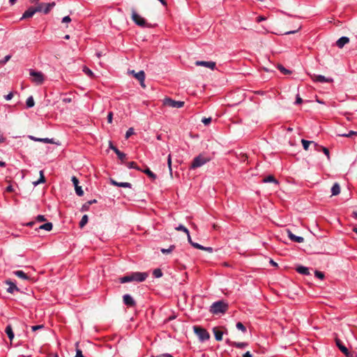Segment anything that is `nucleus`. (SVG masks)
Instances as JSON below:
<instances>
[{"mask_svg":"<svg viewBox=\"0 0 357 357\" xmlns=\"http://www.w3.org/2000/svg\"><path fill=\"white\" fill-rule=\"evenodd\" d=\"M211 160V158L209 156H207L204 153H200L193 159L190 165V169H195L200 167L208 162Z\"/></svg>","mask_w":357,"mask_h":357,"instance_id":"nucleus-1","label":"nucleus"},{"mask_svg":"<svg viewBox=\"0 0 357 357\" xmlns=\"http://www.w3.org/2000/svg\"><path fill=\"white\" fill-rule=\"evenodd\" d=\"M228 304L225 303L222 301H219L213 303L210 308V312L214 314H218L220 313H225L228 310Z\"/></svg>","mask_w":357,"mask_h":357,"instance_id":"nucleus-2","label":"nucleus"},{"mask_svg":"<svg viewBox=\"0 0 357 357\" xmlns=\"http://www.w3.org/2000/svg\"><path fill=\"white\" fill-rule=\"evenodd\" d=\"M193 330H194L195 333L198 336L199 339L201 341H205L210 338L209 333L204 328H202L198 326H195L193 327Z\"/></svg>","mask_w":357,"mask_h":357,"instance_id":"nucleus-3","label":"nucleus"},{"mask_svg":"<svg viewBox=\"0 0 357 357\" xmlns=\"http://www.w3.org/2000/svg\"><path fill=\"white\" fill-rule=\"evenodd\" d=\"M163 105L172 108H181L183 107L184 102L180 100H174L170 98H165L163 100Z\"/></svg>","mask_w":357,"mask_h":357,"instance_id":"nucleus-4","label":"nucleus"},{"mask_svg":"<svg viewBox=\"0 0 357 357\" xmlns=\"http://www.w3.org/2000/svg\"><path fill=\"white\" fill-rule=\"evenodd\" d=\"M132 20L138 26L144 27L146 26V20L140 16L134 9L132 10Z\"/></svg>","mask_w":357,"mask_h":357,"instance_id":"nucleus-5","label":"nucleus"},{"mask_svg":"<svg viewBox=\"0 0 357 357\" xmlns=\"http://www.w3.org/2000/svg\"><path fill=\"white\" fill-rule=\"evenodd\" d=\"M30 75L32 77V81L38 85L42 84L44 82V75L41 72L31 70Z\"/></svg>","mask_w":357,"mask_h":357,"instance_id":"nucleus-6","label":"nucleus"},{"mask_svg":"<svg viewBox=\"0 0 357 357\" xmlns=\"http://www.w3.org/2000/svg\"><path fill=\"white\" fill-rule=\"evenodd\" d=\"M335 344L337 347L339 348V349L347 356V357H353V354L349 352L348 349L343 344L342 342L338 339L337 337H335Z\"/></svg>","mask_w":357,"mask_h":357,"instance_id":"nucleus-7","label":"nucleus"},{"mask_svg":"<svg viewBox=\"0 0 357 357\" xmlns=\"http://www.w3.org/2000/svg\"><path fill=\"white\" fill-rule=\"evenodd\" d=\"M132 280L136 282H143L149 276L148 273L135 272L131 273Z\"/></svg>","mask_w":357,"mask_h":357,"instance_id":"nucleus-8","label":"nucleus"},{"mask_svg":"<svg viewBox=\"0 0 357 357\" xmlns=\"http://www.w3.org/2000/svg\"><path fill=\"white\" fill-rule=\"evenodd\" d=\"M287 234L292 243H301L304 241V238L302 236L294 234L289 229H287Z\"/></svg>","mask_w":357,"mask_h":357,"instance_id":"nucleus-9","label":"nucleus"},{"mask_svg":"<svg viewBox=\"0 0 357 357\" xmlns=\"http://www.w3.org/2000/svg\"><path fill=\"white\" fill-rule=\"evenodd\" d=\"M71 181L75 186L76 194L79 197L82 196L84 195V191L82 190V187L79 185V180L77 178L73 176L71 178Z\"/></svg>","mask_w":357,"mask_h":357,"instance_id":"nucleus-10","label":"nucleus"},{"mask_svg":"<svg viewBox=\"0 0 357 357\" xmlns=\"http://www.w3.org/2000/svg\"><path fill=\"white\" fill-rule=\"evenodd\" d=\"M195 65L198 66H204L211 70H214L215 68V62L214 61H197Z\"/></svg>","mask_w":357,"mask_h":357,"instance_id":"nucleus-11","label":"nucleus"},{"mask_svg":"<svg viewBox=\"0 0 357 357\" xmlns=\"http://www.w3.org/2000/svg\"><path fill=\"white\" fill-rule=\"evenodd\" d=\"M176 229L178 230V231H182L183 232L185 233L187 237H188V242L190 243L191 245H200L199 243H193L192 241H191V238H190V233H189V231L188 229L184 227L183 225H180L178 227H176Z\"/></svg>","mask_w":357,"mask_h":357,"instance_id":"nucleus-12","label":"nucleus"},{"mask_svg":"<svg viewBox=\"0 0 357 357\" xmlns=\"http://www.w3.org/2000/svg\"><path fill=\"white\" fill-rule=\"evenodd\" d=\"M123 300L124 304L126 305L127 306L134 307L136 305V302L135 301L133 298L129 294H125L123 296Z\"/></svg>","mask_w":357,"mask_h":357,"instance_id":"nucleus-13","label":"nucleus"},{"mask_svg":"<svg viewBox=\"0 0 357 357\" xmlns=\"http://www.w3.org/2000/svg\"><path fill=\"white\" fill-rule=\"evenodd\" d=\"M110 183L112 185L114 186L121 187V188H131L132 184L128 182H117L113 179H110Z\"/></svg>","mask_w":357,"mask_h":357,"instance_id":"nucleus-14","label":"nucleus"},{"mask_svg":"<svg viewBox=\"0 0 357 357\" xmlns=\"http://www.w3.org/2000/svg\"><path fill=\"white\" fill-rule=\"evenodd\" d=\"M36 13V10H34V7H29L22 15L21 20L27 19L32 17L33 15Z\"/></svg>","mask_w":357,"mask_h":357,"instance_id":"nucleus-15","label":"nucleus"},{"mask_svg":"<svg viewBox=\"0 0 357 357\" xmlns=\"http://www.w3.org/2000/svg\"><path fill=\"white\" fill-rule=\"evenodd\" d=\"M349 38L347 36H342L336 41V45L339 48H342L346 44L349 43Z\"/></svg>","mask_w":357,"mask_h":357,"instance_id":"nucleus-16","label":"nucleus"},{"mask_svg":"<svg viewBox=\"0 0 357 357\" xmlns=\"http://www.w3.org/2000/svg\"><path fill=\"white\" fill-rule=\"evenodd\" d=\"M312 79L314 81L317 82H321V83L330 82L332 81L331 79L326 78L324 75H314Z\"/></svg>","mask_w":357,"mask_h":357,"instance_id":"nucleus-17","label":"nucleus"},{"mask_svg":"<svg viewBox=\"0 0 357 357\" xmlns=\"http://www.w3.org/2000/svg\"><path fill=\"white\" fill-rule=\"evenodd\" d=\"M314 149L316 151H322L324 152V153L327 156L328 159H330V153H329V150L327 148L320 146L317 143H314Z\"/></svg>","mask_w":357,"mask_h":357,"instance_id":"nucleus-18","label":"nucleus"},{"mask_svg":"<svg viewBox=\"0 0 357 357\" xmlns=\"http://www.w3.org/2000/svg\"><path fill=\"white\" fill-rule=\"evenodd\" d=\"M6 284L9 285V287L7 289V291L8 293H13V291L15 290L16 291H19V289L17 288V287L10 280H6Z\"/></svg>","mask_w":357,"mask_h":357,"instance_id":"nucleus-19","label":"nucleus"},{"mask_svg":"<svg viewBox=\"0 0 357 357\" xmlns=\"http://www.w3.org/2000/svg\"><path fill=\"white\" fill-rule=\"evenodd\" d=\"M213 332L215 335V338L217 341H221L222 340V332L219 330L218 328L214 327L213 328Z\"/></svg>","mask_w":357,"mask_h":357,"instance_id":"nucleus-20","label":"nucleus"},{"mask_svg":"<svg viewBox=\"0 0 357 357\" xmlns=\"http://www.w3.org/2000/svg\"><path fill=\"white\" fill-rule=\"evenodd\" d=\"M134 74L135 77L138 79L140 82H144L145 79V73L143 70H140L138 73H135L133 70L132 72Z\"/></svg>","mask_w":357,"mask_h":357,"instance_id":"nucleus-21","label":"nucleus"},{"mask_svg":"<svg viewBox=\"0 0 357 357\" xmlns=\"http://www.w3.org/2000/svg\"><path fill=\"white\" fill-rule=\"evenodd\" d=\"M296 270L298 273L302 275H308L310 274L308 268L303 266H298L296 267Z\"/></svg>","mask_w":357,"mask_h":357,"instance_id":"nucleus-22","label":"nucleus"},{"mask_svg":"<svg viewBox=\"0 0 357 357\" xmlns=\"http://www.w3.org/2000/svg\"><path fill=\"white\" fill-rule=\"evenodd\" d=\"M340 193V186L337 183H335L331 188V195L336 196Z\"/></svg>","mask_w":357,"mask_h":357,"instance_id":"nucleus-23","label":"nucleus"},{"mask_svg":"<svg viewBox=\"0 0 357 357\" xmlns=\"http://www.w3.org/2000/svg\"><path fill=\"white\" fill-rule=\"evenodd\" d=\"M52 222H46L43 225L38 226L36 229H44L45 231H50L52 229Z\"/></svg>","mask_w":357,"mask_h":357,"instance_id":"nucleus-24","label":"nucleus"},{"mask_svg":"<svg viewBox=\"0 0 357 357\" xmlns=\"http://www.w3.org/2000/svg\"><path fill=\"white\" fill-rule=\"evenodd\" d=\"M227 343H229L231 346L237 347V348H243L248 346V343L246 342H231L230 340L227 341Z\"/></svg>","mask_w":357,"mask_h":357,"instance_id":"nucleus-25","label":"nucleus"},{"mask_svg":"<svg viewBox=\"0 0 357 357\" xmlns=\"http://www.w3.org/2000/svg\"><path fill=\"white\" fill-rule=\"evenodd\" d=\"M55 6V3H45V6L43 7V13L47 14Z\"/></svg>","mask_w":357,"mask_h":357,"instance_id":"nucleus-26","label":"nucleus"},{"mask_svg":"<svg viewBox=\"0 0 357 357\" xmlns=\"http://www.w3.org/2000/svg\"><path fill=\"white\" fill-rule=\"evenodd\" d=\"M14 274L17 277H18L22 280H28L30 279L29 277L22 271H16L14 272Z\"/></svg>","mask_w":357,"mask_h":357,"instance_id":"nucleus-27","label":"nucleus"},{"mask_svg":"<svg viewBox=\"0 0 357 357\" xmlns=\"http://www.w3.org/2000/svg\"><path fill=\"white\" fill-rule=\"evenodd\" d=\"M5 332L7 334L8 338L10 340H13L14 338V333L13 331V328L10 325H8L5 329Z\"/></svg>","mask_w":357,"mask_h":357,"instance_id":"nucleus-28","label":"nucleus"},{"mask_svg":"<svg viewBox=\"0 0 357 357\" xmlns=\"http://www.w3.org/2000/svg\"><path fill=\"white\" fill-rule=\"evenodd\" d=\"M142 172H144V174H146L150 178H151L152 180H155L156 178V175L150 170L149 168L146 167L145 169H142Z\"/></svg>","mask_w":357,"mask_h":357,"instance_id":"nucleus-29","label":"nucleus"},{"mask_svg":"<svg viewBox=\"0 0 357 357\" xmlns=\"http://www.w3.org/2000/svg\"><path fill=\"white\" fill-rule=\"evenodd\" d=\"M263 182L264 183H270V182H273V183H275V184H278V181L274 178L273 176L272 175H269L266 177H265L264 179H263Z\"/></svg>","mask_w":357,"mask_h":357,"instance_id":"nucleus-30","label":"nucleus"},{"mask_svg":"<svg viewBox=\"0 0 357 357\" xmlns=\"http://www.w3.org/2000/svg\"><path fill=\"white\" fill-rule=\"evenodd\" d=\"M126 166L128 167V168L129 169H137L138 171H142V169H140L137 163L135 162H128L126 163Z\"/></svg>","mask_w":357,"mask_h":357,"instance_id":"nucleus-31","label":"nucleus"},{"mask_svg":"<svg viewBox=\"0 0 357 357\" xmlns=\"http://www.w3.org/2000/svg\"><path fill=\"white\" fill-rule=\"evenodd\" d=\"M301 143L303 144V149L305 150V151H307L308 149H309V146L312 144L314 145V142L312 141H308V140H306V139H301Z\"/></svg>","mask_w":357,"mask_h":357,"instance_id":"nucleus-32","label":"nucleus"},{"mask_svg":"<svg viewBox=\"0 0 357 357\" xmlns=\"http://www.w3.org/2000/svg\"><path fill=\"white\" fill-rule=\"evenodd\" d=\"M34 100L32 96H29L26 101V105L28 108H31L34 106Z\"/></svg>","mask_w":357,"mask_h":357,"instance_id":"nucleus-33","label":"nucleus"},{"mask_svg":"<svg viewBox=\"0 0 357 357\" xmlns=\"http://www.w3.org/2000/svg\"><path fill=\"white\" fill-rule=\"evenodd\" d=\"M82 70L89 77H90L91 78L94 77L93 73L86 66H84Z\"/></svg>","mask_w":357,"mask_h":357,"instance_id":"nucleus-34","label":"nucleus"},{"mask_svg":"<svg viewBox=\"0 0 357 357\" xmlns=\"http://www.w3.org/2000/svg\"><path fill=\"white\" fill-rule=\"evenodd\" d=\"M132 276H131V274L129 275H126L124 277H122L120 278V282L121 283H126V282H132Z\"/></svg>","mask_w":357,"mask_h":357,"instance_id":"nucleus-35","label":"nucleus"},{"mask_svg":"<svg viewBox=\"0 0 357 357\" xmlns=\"http://www.w3.org/2000/svg\"><path fill=\"white\" fill-rule=\"evenodd\" d=\"M153 275L156 278H161L162 276V272L161 271V269L160 268H155L153 270Z\"/></svg>","mask_w":357,"mask_h":357,"instance_id":"nucleus-36","label":"nucleus"},{"mask_svg":"<svg viewBox=\"0 0 357 357\" xmlns=\"http://www.w3.org/2000/svg\"><path fill=\"white\" fill-rule=\"evenodd\" d=\"M88 222V216L87 215H84L79 222V227H83Z\"/></svg>","mask_w":357,"mask_h":357,"instance_id":"nucleus-37","label":"nucleus"},{"mask_svg":"<svg viewBox=\"0 0 357 357\" xmlns=\"http://www.w3.org/2000/svg\"><path fill=\"white\" fill-rule=\"evenodd\" d=\"M278 68L280 70L281 73H282L284 75H289L291 73L290 70L286 69L283 66L279 65Z\"/></svg>","mask_w":357,"mask_h":357,"instance_id":"nucleus-38","label":"nucleus"},{"mask_svg":"<svg viewBox=\"0 0 357 357\" xmlns=\"http://www.w3.org/2000/svg\"><path fill=\"white\" fill-rule=\"evenodd\" d=\"M44 6H45V3H38L36 7H34V10H36V13H37V12H43V13Z\"/></svg>","mask_w":357,"mask_h":357,"instance_id":"nucleus-39","label":"nucleus"},{"mask_svg":"<svg viewBox=\"0 0 357 357\" xmlns=\"http://www.w3.org/2000/svg\"><path fill=\"white\" fill-rule=\"evenodd\" d=\"M116 154L117 155L119 159L121 160V162H123L125 160L126 155L124 153L119 151L116 152Z\"/></svg>","mask_w":357,"mask_h":357,"instance_id":"nucleus-40","label":"nucleus"},{"mask_svg":"<svg viewBox=\"0 0 357 357\" xmlns=\"http://www.w3.org/2000/svg\"><path fill=\"white\" fill-rule=\"evenodd\" d=\"M167 165H168V167H169V170L170 174L172 175V156H171V154L168 155V157H167Z\"/></svg>","mask_w":357,"mask_h":357,"instance_id":"nucleus-41","label":"nucleus"},{"mask_svg":"<svg viewBox=\"0 0 357 357\" xmlns=\"http://www.w3.org/2000/svg\"><path fill=\"white\" fill-rule=\"evenodd\" d=\"M236 328L238 329V330H241L242 332L245 333L246 331V328L245 326L241 323V322H238L236 324Z\"/></svg>","mask_w":357,"mask_h":357,"instance_id":"nucleus-42","label":"nucleus"},{"mask_svg":"<svg viewBox=\"0 0 357 357\" xmlns=\"http://www.w3.org/2000/svg\"><path fill=\"white\" fill-rule=\"evenodd\" d=\"M354 135H357V132H355V131H353V130L349 131L347 134H342V135H340V136L347 137H352Z\"/></svg>","mask_w":357,"mask_h":357,"instance_id":"nucleus-43","label":"nucleus"},{"mask_svg":"<svg viewBox=\"0 0 357 357\" xmlns=\"http://www.w3.org/2000/svg\"><path fill=\"white\" fill-rule=\"evenodd\" d=\"M40 179L36 183V182L34 183L35 185L40 183H44L45 181L43 171L40 172Z\"/></svg>","mask_w":357,"mask_h":357,"instance_id":"nucleus-44","label":"nucleus"},{"mask_svg":"<svg viewBox=\"0 0 357 357\" xmlns=\"http://www.w3.org/2000/svg\"><path fill=\"white\" fill-rule=\"evenodd\" d=\"M314 274L316 277L321 280H323L325 278L324 273L321 271H315Z\"/></svg>","mask_w":357,"mask_h":357,"instance_id":"nucleus-45","label":"nucleus"},{"mask_svg":"<svg viewBox=\"0 0 357 357\" xmlns=\"http://www.w3.org/2000/svg\"><path fill=\"white\" fill-rule=\"evenodd\" d=\"M109 148L114 151L115 153H116V152L119 151L116 146H114L112 141L109 142Z\"/></svg>","mask_w":357,"mask_h":357,"instance_id":"nucleus-46","label":"nucleus"},{"mask_svg":"<svg viewBox=\"0 0 357 357\" xmlns=\"http://www.w3.org/2000/svg\"><path fill=\"white\" fill-rule=\"evenodd\" d=\"M134 134V129L132 128H130L126 133V138L128 139L132 135Z\"/></svg>","mask_w":357,"mask_h":357,"instance_id":"nucleus-47","label":"nucleus"},{"mask_svg":"<svg viewBox=\"0 0 357 357\" xmlns=\"http://www.w3.org/2000/svg\"><path fill=\"white\" fill-rule=\"evenodd\" d=\"M43 328H44V325H43V324L31 326V329L33 332H35L36 331L42 329Z\"/></svg>","mask_w":357,"mask_h":357,"instance_id":"nucleus-48","label":"nucleus"},{"mask_svg":"<svg viewBox=\"0 0 357 357\" xmlns=\"http://www.w3.org/2000/svg\"><path fill=\"white\" fill-rule=\"evenodd\" d=\"M197 248H199L200 250L206 251L209 253H211L213 252L212 247H196Z\"/></svg>","mask_w":357,"mask_h":357,"instance_id":"nucleus-49","label":"nucleus"},{"mask_svg":"<svg viewBox=\"0 0 357 357\" xmlns=\"http://www.w3.org/2000/svg\"><path fill=\"white\" fill-rule=\"evenodd\" d=\"M11 56L10 55H7L6 56L3 60H0V64L1 65H3L5 64L6 62H8L10 59Z\"/></svg>","mask_w":357,"mask_h":357,"instance_id":"nucleus-50","label":"nucleus"},{"mask_svg":"<svg viewBox=\"0 0 357 357\" xmlns=\"http://www.w3.org/2000/svg\"><path fill=\"white\" fill-rule=\"evenodd\" d=\"M89 207H90V205L87 204V202H86V203H84V204L82 205V208H81V211H82V212L87 211H89Z\"/></svg>","mask_w":357,"mask_h":357,"instance_id":"nucleus-51","label":"nucleus"},{"mask_svg":"<svg viewBox=\"0 0 357 357\" xmlns=\"http://www.w3.org/2000/svg\"><path fill=\"white\" fill-rule=\"evenodd\" d=\"M173 248L174 247H169L168 249H164L162 248L161 250V252L163 253V254H169L172 252L173 250Z\"/></svg>","mask_w":357,"mask_h":357,"instance_id":"nucleus-52","label":"nucleus"},{"mask_svg":"<svg viewBox=\"0 0 357 357\" xmlns=\"http://www.w3.org/2000/svg\"><path fill=\"white\" fill-rule=\"evenodd\" d=\"M36 221L39 222H44L45 221V218L44 215H38L37 217H36Z\"/></svg>","mask_w":357,"mask_h":357,"instance_id":"nucleus-53","label":"nucleus"},{"mask_svg":"<svg viewBox=\"0 0 357 357\" xmlns=\"http://www.w3.org/2000/svg\"><path fill=\"white\" fill-rule=\"evenodd\" d=\"M303 102V99L300 97V96L298 94L296 97V101H295V104L296 105H300Z\"/></svg>","mask_w":357,"mask_h":357,"instance_id":"nucleus-54","label":"nucleus"},{"mask_svg":"<svg viewBox=\"0 0 357 357\" xmlns=\"http://www.w3.org/2000/svg\"><path fill=\"white\" fill-rule=\"evenodd\" d=\"M202 121L204 125H208L211 122V118H204Z\"/></svg>","mask_w":357,"mask_h":357,"instance_id":"nucleus-55","label":"nucleus"},{"mask_svg":"<svg viewBox=\"0 0 357 357\" xmlns=\"http://www.w3.org/2000/svg\"><path fill=\"white\" fill-rule=\"evenodd\" d=\"M41 140H42V142H41L49 143V144H52V143H54V142H53V139H49V138H41Z\"/></svg>","mask_w":357,"mask_h":357,"instance_id":"nucleus-56","label":"nucleus"},{"mask_svg":"<svg viewBox=\"0 0 357 357\" xmlns=\"http://www.w3.org/2000/svg\"><path fill=\"white\" fill-rule=\"evenodd\" d=\"M71 22V18L69 16H66L62 18L63 23H68Z\"/></svg>","mask_w":357,"mask_h":357,"instance_id":"nucleus-57","label":"nucleus"},{"mask_svg":"<svg viewBox=\"0 0 357 357\" xmlns=\"http://www.w3.org/2000/svg\"><path fill=\"white\" fill-rule=\"evenodd\" d=\"M112 117H113V114L112 112H109L108 114H107V121L109 123H112Z\"/></svg>","mask_w":357,"mask_h":357,"instance_id":"nucleus-58","label":"nucleus"},{"mask_svg":"<svg viewBox=\"0 0 357 357\" xmlns=\"http://www.w3.org/2000/svg\"><path fill=\"white\" fill-rule=\"evenodd\" d=\"M13 93L12 92H10L8 95L5 96V99L6 100H10L13 98Z\"/></svg>","mask_w":357,"mask_h":357,"instance_id":"nucleus-59","label":"nucleus"},{"mask_svg":"<svg viewBox=\"0 0 357 357\" xmlns=\"http://www.w3.org/2000/svg\"><path fill=\"white\" fill-rule=\"evenodd\" d=\"M316 254H326L328 253L325 250H323L322 247L320 248V249L316 252H314Z\"/></svg>","mask_w":357,"mask_h":357,"instance_id":"nucleus-60","label":"nucleus"},{"mask_svg":"<svg viewBox=\"0 0 357 357\" xmlns=\"http://www.w3.org/2000/svg\"><path fill=\"white\" fill-rule=\"evenodd\" d=\"M62 101L65 103H68L72 101V99L70 98H63Z\"/></svg>","mask_w":357,"mask_h":357,"instance_id":"nucleus-61","label":"nucleus"},{"mask_svg":"<svg viewBox=\"0 0 357 357\" xmlns=\"http://www.w3.org/2000/svg\"><path fill=\"white\" fill-rule=\"evenodd\" d=\"M6 191L8 192H12L14 191V189L13 188L12 185H8L7 188H6Z\"/></svg>","mask_w":357,"mask_h":357,"instance_id":"nucleus-62","label":"nucleus"},{"mask_svg":"<svg viewBox=\"0 0 357 357\" xmlns=\"http://www.w3.org/2000/svg\"><path fill=\"white\" fill-rule=\"evenodd\" d=\"M266 20V17H263V16H259V17H257V22H260L264 21V20Z\"/></svg>","mask_w":357,"mask_h":357,"instance_id":"nucleus-63","label":"nucleus"},{"mask_svg":"<svg viewBox=\"0 0 357 357\" xmlns=\"http://www.w3.org/2000/svg\"><path fill=\"white\" fill-rule=\"evenodd\" d=\"M243 357H252V355L250 354V351H247L243 355Z\"/></svg>","mask_w":357,"mask_h":357,"instance_id":"nucleus-64","label":"nucleus"}]
</instances>
